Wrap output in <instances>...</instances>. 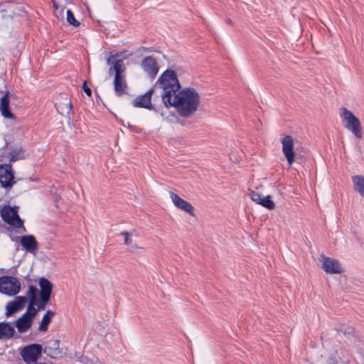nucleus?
I'll list each match as a JSON object with an SVG mask.
<instances>
[{"mask_svg":"<svg viewBox=\"0 0 364 364\" xmlns=\"http://www.w3.org/2000/svg\"><path fill=\"white\" fill-rule=\"evenodd\" d=\"M352 181L355 191L364 198V176H355L352 178Z\"/></svg>","mask_w":364,"mask_h":364,"instance_id":"nucleus-25","label":"nucleus"},{"mask_svg":"<svg viewBox=\"0 0 364 364\" xmlns=\"http://www.w3.org/2000/svg\"><path fill=\"white\" fill-rule=\"evenodd\" d=\"M226 22H227L228 24H232V21H231L230 18L226 19Z\"/></svg>","mask_w":364,"mask_h":364,"instance_id":"nucleus-36","label":"nucleus"},{"mask_svg":"<svg viewBox=\"0 0 364 364\" xmlns=\"http://www.w3.org/2000/svg\"><path fill=\"white\" fill-rule=\"evenodd\" d=\"M36 304V303L29 302L28 306L27 307V311L23 314H27V316H31V318L33 319V318L36 316L38 311V309L35 308Z\"/></svg>","mask_w":364,"mask_h":364,"instance_id":"nucleus-30","label":"nucleus"},{"mask_svg":"<svg viewBox=\"0 0 364 364\" xmlns=\"http://www.w3.org/2000/svg\"><path fill=\"white\" fill-rule=\"evenodd\" d=\"M0 112L1 115L5 118L14 119L15 116L9 109V92L1 97L0 102Z\"/></svg>","mask_w":364,"mask_h":364,"instance_id":"nucleus-20","label":"nucleus"},{"mask_svg":"<svg viewBox=\"0 0 364 364\" xmlns=\"http://www.w3.org/2000/svg\"><path fill=\"white\" fill-rule=\"evenodd\" d=\"M83 90L85 91V92L90 97L92 95V91H91V89L87 86L86 85V82H84L83 84Z\"/></svg>","mask_w":364,"mask_h":364,"instance_id":"nucleus-34","label":"nucleus"},{"mask_svg":"<svg viewBox=\"0 0 364 364\" xmlns=\"http://www.w3.org/2000/svg\"><path fill=\"white\" fill-rule=\"evenodd\" d=\"M53 5H54V7L55 8V9H58V6L56 5V4L55 2H53Z\"/></svg>","mask_w":364,"mask_h":364,"instance_id":"nucleus-39","label":"nucleus"},{"mask_svg":"<svg viewBox=\"0 0 364 364\" xmlns=\"http://www.w3.org/2000/svg\"><path fill=\"white\" fill-rule=\"evenodd\" d=\"M20 289L21 284L16 278L10 276L0 277V292L14 296L20 291Z\"/></svg>","mask_w":364,"mask_h":364,"instance_id":"nucleus-5","label":"nucleus"},{"mask_svg":"<svg viewBox=\"0 0 364 364\" xmlns=\"http://www.w3.org/2000/svg\"><path fill=\"white\" fill-rule=\"evenodd\" d=\"M139 50H148V48H144V47H141V48H139Z\"/></svg>","mask_w":364,"mask_h":364,"instance_id":"nucleus-38","label":"nucleus"},{"mask_svg":"<svg viewBox=\"0 0 364 364\" xmlns=\"http://www.w3.org/2000/svg\"><path fill=\"white\" fill-rule=\"evenodd\" d=\"M259 205H262L263 207L269 210H273L275 208V204L271 200L270 196H267L262 198L261 201L259 202Z\"/></svg>","mask_w":364,"mask_h":364,"instance_id":"nucleus-28","label":"nucleus"},{"mask_svg":"<svg viewBox=\"0 0 364 364\" xmlns=\"http://www.w3.org/2000/svg\"><path fill=\"white\" fill-rule=\"evenodd\" d=\"M282 152L287 159L288 165L291 166L294 162L295 153L294 151V140L289 135H285L281 139Z\"/></svg>","mask_w":364,"mask_h":364,"instance_id":"nucleus-8","label":"nucleus"},{"mask_svg":"<svg viewBox=\"0 0 364 364\" xmlns=\"http://www.w3.org/2000/svg\"><path fill=\"white\" fill-rule=\"evenodd\" d=\"M113 85L114 92L117 96L121 97L127 94L128 85L125 80L124 73L114 76Z\"/></svg>","mask_w":364,"mask_h":364,"instance_id":"nucleus-15","label":"nucleus"},{"mask_svg":"<svg viewBox=\"0 0 364 364\" xmlns=\"http://www.w3.org/2000/svg\"><path fill=\"white\" fill-rule=\"evenodd\" d=\"M14 173L10 164L0 166V184L6 188H11L15 183Z\"/></svg>","mask_w":364,"mask_h":364,"instance_id":"nucleus-7","label":"nucleus"},{"mask_svg":"<svg viewBox=\"0 0 364 364\" xmlns=\"http://www.w3.org/2000/svg\"><path fill=\"white\" fill-rule=\"evenodd\" d=\"M15 334L14 328L6 322H0V340H9Z\"/></svg>","mask_w":364,"mask_h":364,"instance_id":"nucleus-21","label":"nucleus"},{"mask_svg":"<svg viewBox=\"0 0 364 364\" xmlns=\"http://www.w3.org/2000/svg\"><path fill=\"white\" fill-rule=\"evenodd\" d=\"M27 302L26 296H16L12 301L9 302L6 306V316L9 317L16 312L21 310Z\"/></svg>","mask_w":364,"mask_h":364,"instance_id":"nucleus-13","label":"nucleus"},{"mask_svg":"<svg viewBox=\"0 0 364 364\" xmlns=\"http://www.w3.org/2000/svg\"><path fill=\"white\" fill-rule=\"evenodd\" d=\"M153 90H149L145 94L136 97L132 102V105L136 107H144L150 109L151 107V98Z\"/></svg>","mask_w":364,"mask_h":364,"instance_id":"nucleus-18","label":"nucleus"},{"mask_svg":"<svg viewBox=\"0 0 364 364\" xmlns=\"http://www.w3.org/2000/svg\"><path fill=\"white\" fill-rule=\"evenodd\" d=\"M321 257L323 259L321 268L326 273L333 274L343 272V269L338 260L325 257L324 255H322Z\"/></svg>","mask_w":364,"mask_h":364,"instance_id":"nucleus-9","label":"nucleus"},{"mask_svg":"<svg viewBox=\"0 0 364 364\" xmlns=\"http://www.w3.org/2000/svg\"><path fill=\"white\" fill-rule=\"evenodd\" d=\"M249 196L252 200L256 202L257 203L259 204V202L262 200V196L259 193H257L256 191H252L249 193Z\"/></svg>","mask_w":364,"mask_h":364,"instance_id":"nucleus-32","label":"nucleus"},{"mask_svg":"<svg viewBox=\"0 0 364 364\" xmlns=\"http://www.w3.org/2000/svg\"><path fill=\"white\" fill-rule=\"evenodd\" d=\"M156 85L163 90L161 98L164 105L171 104V100L180 91L181 88L176 73L173 70H165L159 76Z\"/></svg>","mask_w":364,"mask_h":364,"instance_id":"nucleus-2","label":"nucleus"},{"mask_svg":"<svg viewBox=\"0 0 364 364\" xmlns=\"http://www.w3.org/2000/svg\"><path fill=\"white\" fill-rule=\"evenodd\" d=\"M169 196L173 203L177 208L183 210L184 212L190 214L191 216H195L194 208L190 203L186 201L176 193L172 191L169 192Z\"/></svg>","mask_w":364,"mask_h":364,"instance_id":"nucleus-10","label":"nucleus"},{"mask_svg":"<svg viewBox=\"0 0 364 364\" xmlns=\"http://www.w3.org/2000/svg\"><path fill=\"white\" fill-rule=\"evenodd\" d=\"M120 235L124 238V244L129 246V251L134 252L136 250H144V248L139 246L136 243L134 242V238L138 237L139 234L136 230H132L130 232L123 231L120 232Z\"/></svg>","mask_w":364,"mask_h":364,"instance_id":"nucleus-11","label":"nucleus"},{"mask_svg":"<svg viewBox=\"0 0 364 364\" xmlns=\"http://www.w3.org/2000/svg\"><path fill=\"white\" fill-rule=\"evenodd\" d=\"M38 284L41 288L40 297L43 301L48 302L53 291V284L47 279L41 277L39 279Z\"/></svg>","mask_w":364,"mask_h":364,"instance_id":"nucleus-14","label":"nucleus"},{"mask_svg":"<svg viewBox=\"0 0 364 364\" xmlns=\"http://www.w3.org/2000/svg\"><path fill=\"white\" fill-rule=\"evenodd\" d=\"M338 331L342 333L346 337L351 336V335L355 333V328L353 326L345 324L341 325Z\"/></svg>","mask_w":364,"mask_h":364,"instance_id":"nucleus-27","label":"nucleus"},{"mask_svg":"<svg viewBox=\"0 0 364 364\" xmlns=\"http://www.w3.org/2000/svg\"><path fill=\"white\" fill-rule=\"evenodd\" d=\"M126 70L125 65L122 60H115L113 63V65L110 66L109 68L108 73L109 75H112L114 73V76L121 75L124 73Z\"/></svg>","mask_w":364,"mask_h":364,"instance_id":"nucleus-23","label":"nucleus"},{"mask_svg":"<svg viewBox=\"0 0 364 364\" xmlns=\"http://www.w3.org/2000/svg\"><path fill=\"white\" fill-rule=\"evenodd\" d=\"M340 116L344 127L351 132L356 138H362V126L359 119L351 111L345 107L341 108Z\"/></svg>","mask_w":364,"mask_h":364,"instance_id":"nucleus-3","label":"nucleus"},{"mask_svg":"<svg viewBox=\"0 0 364 364\" xmlns=\"http://www.w3.org/2000/svg\"><path fill=\"white\" fill-rule=\"evenodd\" d=\"M38 292V290L36 287H34L33 285L29 286L28 290L27 292V296L29 299V302H32V303L37 302Z\"/></svg>","mask_w":364,"mask_h":364,"instance_id":"nucleus-26","label":"nucleus"},{"mask_svg":"<svg viewBox=\"0 0 364 364\" xmlns=\"http://www.w3.org/2000/svg\"><path fill=\"white\" fill-rule=\"evenodd\" d=\"M69 109H70V110H72V109H73V105L70 102H69Z\"/></svg>","mask_w":364,"mask_h":364,"instance_id":"nucleus-37","label":"nucleus"},{"mask_svg":"<svg viewBox=\"0 0 364 364\" xmlns=\"http://www.w3.org/2000/svg\"><path fill=\"white\" fill-rule=\"evenodd\" d=\"M345 342L348 347H352L356 349L357 352H360L363 346L361 340L356 333L351 335V336L346 337Z\"/></svg>","mask_w":364,"mask_h":364,"instance_id":"nucleus-22","label":"nucleus"},{"mask_svg":"<svg viewBox=\"0 0 364 364\" xmlns=\"http://www.w3.org/2000/svg\"><path fill=\"white\" fill-rule=\"evenodd\" d=\"M54 316L55 312L52 311L51 310H48L41 321V323L38 326V331H46L48 330V325L51 322Z\"/></svg>","mask_w":364,"mask_h":364,"instance_id":"nucleus-24","label":"nucleus"},{"mask_svg":"<svg viewBox=\"0 0 364 364\" xmlns=\"http://www.w3.org/2000/svg\"><path fill=\"white\" fill-rule=\"evenodd\" d=\"M43 352V347L40 344L33 343L23 347L20 355L27 364H36Z\"/></svg>","mask_w":364,"mask_h":364,"instance_id":"nucleus-4","label":"nucleus"},{"mask_svg":"<svg viewBox=\"0 0 364 364\" xmlns=\"http://www.w3.org/2000/svg\"><path fill=\"white\" fill-rule=\"evenodd\" d=\"M121 56V54L119 53H116L114 54V55H111L107 59V65H113V63L114 61H113V58H115V57H119Z\"/></svg>","mask_w":364,"mask_h":364,"instance_id":"nucleus-33","label":"nucleus"},{"mask_svg":"<svg viewBox=\"0 0 364 364\" xmlns=\"http://www.w3.org/2000/svg\"><path fill=\"white\" fill-rule=\"evenodd\" d=\"M141 67L151 78H154L159 71L156 60L152 56L145 57L141 62Z\"/></svg>","mask_w":364,"mask_h":364,"instance_id":"nucleus-12","label":"nucleus"},{"mask_svg":"<svg viewBox=\"0 0 364 364\" xmlns=\"http://www.w3.org/2000/svg\"><path fill=\"white\" fill-rule=\"evenodd\" d=\"M1 214L3 220L9 225L16 228H23V231L26 232L23 220L20 218L17 211L14 208L6 206L2 208Z\"/></svg>","mask_w":364,"mask_h":364,"instance_id":"nucleus-6","label":"nucleus"},{"mask_svg":"<svg viewBox=\"0 0 364 364\" xmlns=\"http://www.w3.org/2000/svg\"><path fill=\"white\" fill-rule=\"evenodd\" d=\"M47 303L48 302L43 301L41 299V302H40V304H38V310H43V309H44Z\"/></svg>","mask_w":364,"mask_h":364,"instance_id":"nucleus-35","label":"nucleus"},{"mask_svg":"<svg viewBox=\"0 0 364 364\" xmlns=\"http://www.w3.org/2000/svg\"><path fill=\"white\" fill-rule=\"evenodd\" d=\"M66 13L68 22L75 27L78 26L80 23L75 19L73 13L70 10H67Z\"/></svg>","mask_w":364,"mask_h":364,"instance_id":"nucleus-31","label":"nucleus"},{"mask_svg":"<svg viewBox=\"0 0 364 364\" xmlns=\"http://www.w3.org/2000/svg\"><path fill=\"white\" fill-rule=\"evenodd\" d=\"M200 97L196 89L192 87L180 90L171 100V104H166V107H175L180 116L188 117L193 114L200 104Z\"/></svg>","mask_w":364,"mask_h":364,"instance_id":"nucleus-1","label":"nucleus"},{"mask_svg":"<svg viewBox=\"0 0 364 364\" xmlns=\"http://www.w3.org/2000/svg\"><path fill=\"white\" fill-rule=\"evenodd\" d=\"M33 321V319H32L31 316H27V314H23L15 322L18 331L19 333H24L27 331L32 326Z\"/></svg>","mask_w":364,"mask_h":364,"instance_id":"nucleus-19","label":"nucleus"},{"mask_svg":"<svg viewBox=\"0 0 364 364\" xmlns=\"http://www.w3.org/2000/svg\"><path fill=\"white\" fill-rule=\"evenodd\" d=\"M24 158L23 152L21 149H14L10 153V160L12 162H15L18 160L23 159Z\"/></svg>","mask_w":364,"mask_h":364,"instance_id":"nucleus-29","label":"nucleus"},{"mask_svg":"<svg viewBox=\"0 0 364 364\" xmlns=\"http://www.w3.org/2000/svg\"><path fill=\"white\" fill-rule=\"evenodd\" d=\"M20 242L21 246L31 253H35L38 248V242L31 235L22 236Z\"/></svg>","mask_w":364,"mask_h":364,"instance_id":"nucleus-17","label":"nucleus"},{"mask_svg":"<svg viewBox=\"0 0 364 364\" xmlns=\"http://www.w3.org/2000/svg\"><path fill=\"white\" fill-rule=\"evenodd\" d=\"M44 353L50 357L51 358H56L62 353L60 348L59 340H50L48 341V346L43 350Z\"/></svg>","mask_w":364,"mask_h":364,"instance_id":"nucleus-16","label":"nucleus"}]
</instances>
